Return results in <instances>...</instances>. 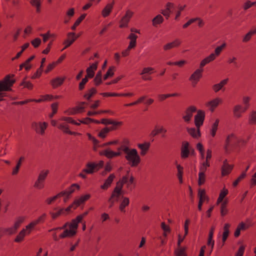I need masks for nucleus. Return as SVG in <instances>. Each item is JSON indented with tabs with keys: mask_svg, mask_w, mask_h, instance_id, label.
Here are the masks:
<instances>
[{
	"mask_svg": "<svg viewBox=\"0 0 256 256\" xmlns=\"http://www.w3.org/2000/svg\"><path fill=\"white\" fill-rule=\"evenodd\" d=\"M88 213V211L85 212L82 214L78 216L76 218L72 220L70 222L65 223L62 227L56 228L51 230L50 231L62 230L68 227V228L66 229L64 232L59 236V238H66L73 237L77 232L78 224L82 222L83 218L85 217Z\"/></svg>",
	"mask_w": 256,
	"mask_h": 256,
	"instance_id": "obj_1",
	"label": "nucleus"
},
{
	"mask_svg": "<svg viewBox=\"0 0 256 256\" xmlns=\"http://www.w3.org/2000/svg\"><path fill=\"white\" fill-rule=\"evenodd\" d=\"M130 142L128 138H124L122 140L120 146L117 148L116 151H114L110 148L104 150L99 152L100 156H106L108 159H112L114 158L120 156L122 155L121 151L126 152L130 150Z\"/></svg>",
	"mask_w": 256,
	"mask_h": 256,
	"instance_id": "obj_2",
	"label": "nucleus"
},
{
	"mask_svg": "<svg viewBox=\"0 0 256 256\" xmlns=\"http://www.w3.org/2000/svg\"><path fill=\"white\" fill-rule=\"evenodd\" d=\"M46 214H43L40 216L37 219L31 222L22 228L16 236L14 242H20L24 240V237L31 234L32 232L34 230L35 226L40 223H43L46 218Z\"/></svg>",
	"mask_w": 256,
	"mask_h": 256,
	"instance_id": "obj_3",
	"label": "nucleus"
},
{
	"mask_svg": "<svg viewBox=\"0 0 256 256\" xmlns=\"http://www.w3.org/2000/svg\"><path fill=\"white\" fill-rule=\"evenodd\" d=\"M125 154L124 158L131 168H136L141 162V158L136 148H131Z\"/></svg>",
	"mask_w": 256,
	"mask_h": 256,
	"instance_id": "obj_4",
	"label": "nucleus"
},
{
	"mask_svg": "<svg viewBox=\"0 0 256 256\" xmlns=\"http://www.w3.org/2000/svg\"><path fill=\"white\" fill-rule=\"evenodd\" d=\"M11 76L6 75L2 80H0V102L4 100L2 92L12 90V87L14 84L16 80L14 79H10Z\"/></svg>",
	"mask_w": 256,
	"mask_h": 256,
	"instance_id": "obj_5",
	"label": "nucleus"
},
{
	"mask_svg": "<svg viewBox=\"0 0 256 256\" xmlns=\"http://www.w3.org/2000/svg\"><path fill=\"white\" fill-rule=\"evenodd\" d=\"M226 43L224 42L220 46H217L214 50V53L210 54L201 61L200 67L203 68L206 64L214 61L216 57L220 55L222 51L226 48Z\"/></svg>",
	"mask_w": 256,
	"mask_h": 256,
	"instance_id": "obj_6",
	"label": "nucleus"
},
{
	"mask_svg": "<svg viewBox=\"0 0 256 256\" xmlns=\"http://www.w3.org/2000/svg\"><path fill=\"white\" fill-rule=\"evenodd\" d=\"M26 217L21 216L17 218L14 222V226L12 227L2 228L3 234L12 236L16 233L18 228L24 222Z\"/></svg>",
	"mask_w": 256,
	"mask_h": 256,
	"instance_id": "obj_7",
	"label": "nucleus"
},
{
	"mask_svg": "<svg viewBox=\"0 0 256 256\" xmlns=\"http://www.w3.org/2000/svg\"><path fill=\"white\" fill-rule=\"evenodd\" d=\"M104 165V162L100 160L98 162H88L86 164L85 168L83 169L84 172L87 174H92L98 172L102 168Z\"/></svg>",
	"mask_w": 256,
	"mask_h": 256,
	"instance_id": "obj_8",
	"label": "nucleus"
},
{
	"mask_svg": "<svg viewBox=\"0 0 256 256\" xmlns=\"http://www.w3.org/2000/svg\"><path fill=\"white\" fill-rule=\"evenodd\" d=\"M48 126V123L45 122H33L31 124L32 128L40 136H44Z\"/></svg>",
	"mask_w": 256,
	"mask_h": 256,
	"instance_id": "obj_9",
	"label": "nucleus"
},
{
	"mask_svg": "<svg viewBox=\"0 0 256 256\" xmlns=\"http://www.w3.org/2000/svg\"><path fill=\"white\" fill-rule=\"evenodd\" d=\"M137 38L138 36L134 34L132 32L130 34L128 38L130 40V42L128 48L122 51V56L126 57L130 55V50L132 48H134L136 46Z\"/></svg>",
	"mask_w": 256,
	"mask_h": 256,
	"instance_id": "obj_10",
	"label": "nucleus"
},
{
	"mask_svg": "<svg viewBox=\"0 0 256 256\" xmlns=\"http://www.w3.org/2000/svg\"><path fill=\"white\" fill-rule=\"evenodd\" d=\"M122 194V189L116 186L112 192L108 200V202L109 204L108 208H111L114 206L115 202H118L120 197Z\"/></svg>",
	"mask_w": 256,
	"mask_h": 256,
	"instance_id": "obj_11",
	"label": "nucleus"
},
{
	"mask_svg": "<svg viewBox=\"0 0 256 256\" xmlns=\"http://www.w3.org/2000/svg\"><path fill=\"white\" fill-rule=\"evenodd\" d=\"M196 107L194 105L187 107L182 116L183 120L186 124H190L192 120L194 114L196 112Z\"/></svg>",
	"mask_w": 256,
	"mask_h": 256,
	"instance_id": "obj_12",
	"label": "nucleus"
},
{
	"mask_svg": "<svg viewBox=\"0 0 256 256\" xmlns=\"http://www.w3.org/2000/svg\"><path fill=\"white\" fill-rule=\"evenodd\" d=\"M236 140H237V137L234 134H230L227 136L224 145V150L226 154H230L232 152V144Z\"/></svg>",
	"mask_w": 256,
	"mask_h": 256,
	"instance_id": "obj_13",
	"label": "nucleus"
},
{
	"mask_svg": "<svg viewBox=\"0 0 256 256\" xmlns=\"http://www.w3.org/2000/svg\"><path fill=\"white\" fill-rule=\"evenodd\" d=\"M203 72L202 68L200 66V68L196 70L189 78L193 87H195L200 78L202 77Z\"/></svg>",
	"mask_w": 256,
	"mask_h": 256,
	"instance_id": "obj_14",
	"label": "nucleus"
},
{
	"mask_svg": "<svg viewBox=\"0 0 256 256\" xmlns=\"http://www.w3.org/2000/svg\"><path fill=\"white\" fill-rule=\"evenodd\" d=\"M134 15V12L130 10H128L126 12L120 21V28H126L128 26V24Z\"/></svg>",
	"mask_w": 256,
	"mask_h": 256,
	"instance_id": "obj_15",
	"label": "nucleus"
},
{
	"mask_svg": "<svg viewBox=\"0 0 256 256\" xmlns=\"http://www.w3.org/2000/svg\"><path fill=\"white\" fill-rule=\"evenodd\" d=\"M194 118V124L196 128H200L203 124L205 118V112L202 110H198Z\"/></svg>",
	"mask_w": 256,
	"mask_h": 256,
	"instance_id": "obj_16",
	"label": "nucleus"
},
{
	"mask_svg": "<svg viewBox=\"0 0 256 256\" xmlns=\"http://www.w3.org/2000/svg\"><path fill=\"white\" fill-rule=\"evenodd\" d=\"M222 102V100L220 98H216L206 104V106L208 108L209 110L211 112H214V110Z\"/></svg>",
	"mask_w": 256,
	"mask_h": 256,
	"instance_id": "obj_17",
	"label": "nucleus"
},
{
	"mask_svg": "<svg viewBox=\"0 0 256 256\" xmlns=\"http://www.w3.org/2000/svg\"><path fill=\"white\" fill-rule=\"evenodd\" d=\"M76 40L75 37L74 32H68L66 35V39L63 42V44L64 45V47L63 50L68 48Z\"/></svg>",
	"mask_w": 256,
	"mask_h": 256,
	"instance_id": "obj_18",
	"label": "nucleus"
},
{
	"mask_svg": "<svg viewBox=\"0 0 256 256\" xmlns=\"http://www.w3.org/2000/svg\"><path fill=\"white\" fill-rule=\"evenodd\" d=\"M58 128L61 130L64 134H68L70 135H74V136H80L81 134L80 133L75 132H72L70 130L68 126L65 124V123H62L60 124L58 126Z\"/></svg>",
	"mask_w": 256,
	"mask_h": 256,
	"instance_id": "obj_19",
	"label": "nucleus"
},
{
	"mask_svg": "<svg viewBox=\"0 0 256 256\" xmlns=\"http://www.w3.org/2000/svg\"><path fill=\"white\" fill-rule=\"evenodd\" d=\"M181 44L182 40L178 38H176L174 41L164 45L163 48L164 50H168L172 48H178L181 45Z\"/></svg>",
	"mask_w": 256,
	"mask_h": 256,
	"instance_id": "obj_20",
	"label": "nucleus"
},
{
	"mask_svg": "<svg viewBox=\"0 0 256 256\" xmlns=\"http://www.w3.org/2000/svg\"><path fill=\"white\" fill-rule=\"evenodd\" d=\"M98 64V62H96L88 67L86 70V76L88 78H92L94 76L95 71L97 70Z\"/></svg>",
	"mask_w": 256,
	"mask_h": 256,
	"instance_id": "obj_21",
	"label": "nucleus"
},
{
	"mask_svg": "<svg viewBox=\"0 0 256 256\" xmlns=\"http://www.w3.org/2000/svg\"><path fill=\"white\" fill-rule=\"evenodd\" d=\"M246 110V108H243L242 106L236 104L234 107V116L237 118H240L242 116V114L244 113Z\"/></svg>",
	"mask_w": 256,
	"mask_h": 256,
	"instance_id": "obj_22",
	"label": "nucleus"
},
{
	"mask_svg": "<svg viewBox=\"0 0 256 256\" xmlns=\"http://www.w3.org/2000/svg\"><path fill=\"white\" fill-rule=\"evenodd\" d=\"M234 166L230 165L228 163L227 160H225L223 162L222 167V175L225 176L230 173L233 169Z\"/></svg>",
	"mask_w": 256,
	"mask_h": 256,
	"instance_id": "obj_23",
	"label": "nucleus"
},
{
	"mask_svg": "<svg viewBox=\"0 0 256 256\" xmlns=\"http://www.w3.org/2000/svg\"><path fill=\"white\" fill-rule=\"evenodd\" d=\"M150 144L149 142H144L137 144L138 148L140 150V154L144 156L148 152Z\"/></svg>",
	"mask_w": 256,
	"mask_h": 256,
	"instance_id": "obj_24",
	"label": "nucleus"
},
{
	"mask_svg": "<svg viewBox=\"0 0 256 256\" xmlns=\"http://www.w3.org/2000/svg\"><path fill=\"white\" fill-rule=\"evenodd\" d=\"M66 80L65 77H56L50 80V84L54 88L61 86Z\"/></svg>",
	"mask_w": 256,
	"mask_h": 256,
	"instance_id": "obj_25",
	"label": "nucleus"
},
{
	"mask_svg": "<svg viewBox=\"0 0 256 256\" xmlns=\"http://www.w3.org/2000/svg\"><path fill=\"white\" fill-rule=\"evenodd\" d=\"M90 196H91L90 194H86L85 195L81 196L80 198L75 199L72 202L74 205V208H78L86 200H89Z\"/></svg>",
	"mask_w": 256,
	"mask_h": 256,
	"instance_id": "obj_26",
	"label": "nucleus"
},
{
	"mask_svg": "<svg viewBox=\"0 0 256 256\" xmlns=\"http://www.w3.org/2000/svg\"><path fill=\"white\" fill-rule=\"evenodd\" d=\"M116 176L114 174H110L104 181V184L100 186V188L104 190H106L112 184Z\"/></svg>",
	"mask_w": 256,
	"mask_h": 256,
	"instance_id": "obj_27",
	"label": "nucleus"
},
{
	"mask_svg": "<svg viewBox=\"0 0 256 256\" xmlns=\"http://www.w3.org/2000/svg\"><path fill=\"white\" fill-rule=\"evenodd\" d=\"M50 214L52 220H55L62 215H64L62 209L56 207L53 208L52 210L50 212Z\"/></svg>",
	"mask_w": 256,
	"mask_h": 256,
	"instance_id": "obj_28",
	"label": "nucleus"
},
{
	"mask_svg": "<svg viewBox=\"0 0 256 256\" xmlns=\"http://www.w3.org/2000/svg\"><path fill=\"white\" fill-rule=\"evenodd\" d=\"M114 6V2H110L106 4L102 11V16L104 18L108 16L112 12Z\"/></svg>",
	"mask_w": 256,
	"mask_h": 256,
	"instance_id": "obj_29",
	"label": "nucleus"
},
{
	"mask_svg": "<svg viewBox=\"0 0 256 256\" xmlns=\"http://www.w3.org/2000/svg\"><path fill=\"white\" fill-rule=\"evenodd\" d=\"M188 132L194 138L198 139L201 136L200 128H187Z\"/></svg>",
	"mask_w": 256,
	"mask_h": 256,
	"instance_id": "obj_30",
	"label": "nucleus"
},
{
	"mask_svg": "<svg viewBox=\"0 0 256 256\" xmlns=\"http://www.w3.org/2000/svg\"><path fill=\"white\" fill-rule=\"evenodd\" d=\"M166 132L167 130L163 126H156L151 132L150 135L152 136H155L160 134H166Z\"/></svg>",
	"mask_w": 256,
	"mask_h": 256,
	"instance_id": "obj_31",
	"label": "nucleus"
},
{
	"mask_svg": "<svg viewBox=\"0 0 256 256\" xmlns=\"http://www.w3.org/2000/svg\"><path fill=\"white\" fill-rule=\"evenodd\" d=\"M75 188H76L78 190H79L80 186L76 184H72L67 190L62 191L60 193V194H61L62 196H65V194L70 196L74 192Z\"/></svg>",
	"mask_w": 256,
	"mask_h": 256,
	"instance_id": "obj_32",
	"label": "nucleus"
},
{
	"mask_svg": "<svg viewBox=\"0 0 256 256\" xmlns=\"http://www.w3.org/2000/svg\"><path fill=\"white\" fill-rule=\"evenodd\" d=\"M130 204V200L128 197H123L122 200L119 206V210L123 214H125L126 211V207L128 206Z\"/></svg>",
	"mask_w": 256,
	"mask_h": 256,
	"instance_id": "obj_33",
	"label": "nucleus"
},
{
	"mask_svg": "<svg viewBox=\"0 0 256 256\" xmlns=\"http://www.w3.org/2000/svg\"><path fill=\"white\" fill-rule=\"evenodd\" d=\"M228 80V79L226 78L221 80L218 84L213 85L212 87V90L215 92H218L219 90H222L225 85L227 84Z\"/></svg>",
	"mask_w": 256,
	"mask_h": 256,
	"instance_id": "obj_34",
	"label": "nucleus"
},
{
	"mask_svg": "<svg viewBox=\"0 0 256 256\" xmlns=\"http://www.w3.org/2000/svg\"><path fill=\"white\" fill-rule=\"evenodd\" d=\"M214 228H215L214 226L211 227L209 232L208 238L207 242V244L208 246H211V251H212L214 244V241L212 240Z\"/></svg>",
	"mask_w": 256,
	"mask_h": 256,
	"instance_id": "obj_35",
	"label": "nucleus"
},
{
	"mask_svg": "<svg viewBox=\"0 0 256 256\" xmlns=\"http://www.w3.org/2000/svg\"><path fill=\"white\" fill-rule=\"evenodd\" d=\"M164 21L163 16L159 14L156 16L152 20V24L154 27H157L158 25L162 24Z\"/></svg>",
	"mask_w": 256,
	"mask_h": 256,
	"instance_id": "obj_36",
	"label": "nucleus"
},
{
	"mask_svg": "<svg viewBox=\"0 0 256 256\" xmlns=\"http://www.w3.org/2000/svg\"><path fill=\"white\" fill-rule=\"evenodd\" d=\"M255 34H256V28L250 30L244 36L242 42L244 43L248 42L251 40L252 36Z\"/></svg>",
	"mask_w": 256,
	"mask_h": 256,
	"instance_id": "obj_37",
	"label": "nucleus"
},
{
	"mask_svg": "<svg viewBox=\"0 0 256 256\" xmlns=\"http://www.w3.org/2000/svg\"><path fill=\"white\" fill-rule=\"evenodd\" d=\"M180 94L178 93L168 94H160L158 95V98L159 101L162 102L166 99L170 97L180 96Z\"/></svg>",
	"mask_w": 256,
	"mask_h": 256,
	"instance_id": "obj_38",
	"label": "nucleus"
},
{
	"mask_svg": "<svg viewBox=\"0 0 256 256\" xmlns=\"http://www.w3.org/2000/svg\"><path fill=\"white\" fill-rule=\"evenodd\" d=\"M228 190L225 188H224L222 190H221L218 198L216 200V204L217 205L222 202L224 198L228 194Z\"/></svg>",
	"mask_w": 256,
	"mask_h": 256,
	"instance_id": "obj_39",
	"label": "nucleus"
},
{
	"mask_svg": "<svg viewBox=\"0 0 256 256\" xmlns=\"http://www.w3.org/2000/svg\"><path fill=\"white\" fill-rule=\"evenodd\" d=\"M230 228V224L228 223L225 224L224 226V232L222 234V240L223 244L225 242L226 240L228 237V236L230 230L229 228Z\"/></svg>",
	"mask_w": 256,
	"mask_h": 256,
	"instance_id": "obj_40",
	"label": "nucleus"
},
{
	"mask_svg": "<svg viewBox=\"0 0 256 256\" xmlns=\"http://www.w3.org/2000/svg\"><path fill=\"white\" fill-rule=\"evenodd\" d=\"M228 201L224 200L220 204V215L222 216H224L228 213V210L227 208Z\"/></svg>",
	"mask_w": 256,
	"mask_h": 256,
	"instance_id": "obj_41",
	"label": "nucleus"
},
{
	"mask_svg": "<svg viewBox=\"0 0 256 256\" xmlns=\"http://www.w3.org/2000/svg\"><path fill=\"white\" fill-rule=\"evenodd\" d=\"M96 90L94 88H92L88 90V92L84 95V98L90 100L92 97L96 94Z\"/></svg>",
	"mask_w": 256,
	"mask_h": 256,
	"instance_id": "obj_42",
	"label": "nucleus"
},
{
	"mask_svg": "<svg viewBox=\"0 0 256 256\" xmlns=\"http://www.w3.org/2000/svg\"><path fill=\"white\" fill-rule=\"evenodd\" d=\"M218 124L219 120L216 119L212 126V128L210 130V134L212 138H214L216 136V131L218 129Z\"/></svg>",
	"mask_w": 256,
	"mask_h": 256,
	"instance_id": "obj_43",
	"label": "nucleus"
},
{
	"mask_svg": "<svg viewBox=\"0 0 256 256\" xmlns=\"http://www.w3.org/2000/svg\"><path fill=\"white\" fill-rule=\"evenodd\" d=\"M110 124H112V126L108 128L110 129V131H112L116 130L121 127L123 125V122L121 121H115L112 120Z\"/></svg>",
	"mask_w": 256,
	"mask_h": 256,
	"instance_id": "obj_44",
	"label": "nucleus"
},
{
	"mask_svg": "<svg viewBox=\"0 0 256 256\" xmlns=\"http://www.w3.org/2000/svg\"><path fill=\"white\" fill-rule=\"evenodd\" d=\"M128 174L129 172H127V174L125 176H122V178L119 180L116 184V186L120 188H122L123 185L124 184H126L128 182Z\"/></svg>",
	"mask_w": 256,
	"mask_h": 256,
	"instance_id": "obj_45",
	"label": "nucleus"
},
{
	"mask_svg": "<svg viewBox=\"0 0 256 256\" xmlns=\"http://www.w3.org/2000/svg\"><path fill=\"white\" fill-rule=\"evenodd\" d=\"M248 123L251 125L256 124V110L250 112L248 118Z\"/></svg>",
	"mask_w": 256,
	"mask_h": 256,
	"instance_id": "obj_46",
	"label": "nucleus"
},
{
	"mask_svg": "<svg viewBox=\"0 0 256 256\" xmlns=\"http://www.w3.org/2000/svg\"><path fill=\"white\" fill-rule=\"evenodd\" d=\"M30 2L32 6L36 8V12L40 13V0H30Z\"/></svg>",
	"mask_w": 256,
	"mask_h": 256,
	"instance_id": "obj_47",
	"label": "nucleus"
},
{
	"mask_svg": "<svg viewBox=\"0 0 256 256\" xmlns=\"http://www.w3.org/2000/svg\"><path fill=\"white\" fill-rule=\"evenodd\" d=\"M146 98V96H142L140 97L136 100L132 102L124 104V106H133L134 105L138 104H139L142 103Z\"/></svg>",
	"mask_w": 256,
	"mask_h": 256,
	"instance_id": "obj_48",
	"label": "nucleus"
},
{
	"mask_svg": "<svg viewBox=\"0 0 256 256\" xmlns=\"http://www.w3.org/2000/svg\"><path fill=\"white\" fill-rule=\"evenodd\" d=\"M186 249V248L184 247L178 248L174 250L175 256H187Z\"/></svg>",
	"mask_w": 256,
	"mask_h": 256,
	"instance_id": "obj_49",
	"label": "nucleus"
},
{
	"mask_svg": "<svg viewBox=\"0 0 256 256\" xmlns=\"http://www.w3.org/2000/svg\"><path fill=\"white\" fill-rule=\"evenodd\" d=\"M198 196L199 200H201L202 202H204L205 200H208V198L206 195V191L204 189L200 190L198 192Z\"/></svg>",
	"mask_w": 256,
	"mask_h": 256,
	"instance_id": "obj_50",
	"label": "nucleus"
},
{
	"mask_svg": "<svg viewBox=\"0 0 256 256\" xmlns=\"http://www.w3.org/2000/svg\"><path fill=\"white\" fill-rule=\"evenodd\" d=\"M86 14H82L75 22L74 25L71 27L72 30H75L76 28L80 24V22L85 18Z\"/></svg>",
	"mask_w": 256,
	"mask_h": 256,
	"instance_id": "obj_51",
	"label": "nucleus"
},
{
	"mask_svg": "<svg viewBox=\"0 0 256 256\" xmlns=\"http://www.w3.org/2000/svg\"><path fill=\"white\" fill-rule=\"evenodd\" d=\"M49 172L50 171L48 170H44L40 171L38 174V178L44 182Z\"/></svg>",
	"mask_w": 256,
	"mask_h": 256,
	"instance_id": "obj_52",
	"label": "nucleus"
},
{
	"mask_svg": "<svg viewBox=\"0 0 256 256\" xmlns=\"http://www.w3.org/2000/svg\"><path fill=\"white\" fill-rule=\"evenodd\" d=\"M256 4V2H252L250 0H246L242 5V8L244 10H246Z\"/></svg>",
	"mask_w": 256,
	"mask_h": 256,
	"instance_id": "obj_53",
	"label": "nucleus"
},
{
	"mask_svg": "<svg viewBox=\"0 0 256 256\" xmlns=\"http://www.w3.org/2000/svg\"><path fill=\"white\" fill-rule=\"evenodd\" d=\"M24 78L20 84V86H22L24 88H27L30 90H32L33 88V84L30 82L26 80Z\"/></svg>",
	"mask_w": 256,
	"mask_h": 256,
	"instance_id": "obj_54",
	"label": "nucleus"
},
{
	"mask_svg": "<svg viewBox=\"0 0 256 256\" xmlns=\"http://www.w3.org/2000/svg\"><path fill=\"white\" fill-rule=\"evenodd\" d=\"M34 186L36 189L42 190L44 187V182L37 178L34 184Z\"/></svg>",
	"mask_w": 256,
	"mask_h": 256,
	"instance_id": "obj_55",
	"label": "nucleus"
},
{
	"mask_svg": "<svg viewBox=\"0 0 256 256\" xmlns=\"http://www.w3.org/2000/svg\"><path fill=\"white\" fill-rule=\"evenodd\" d=\"M204 172H205L201 171L199 172L198 180V184L199 186L202 185L205 182L206 175L204 174Z\"/></svg>",
	"mask_w": 256,
	"mask_h": 256,
	"instance_id": "obj_56",
	"label": "nucleus"
},
{
	"mask_svg": "<svg viewBox=\"0 0 256 256\" xmlns=\"http://www.w3.org/2000/svg\"><path fill=\"white\" fill-rule=\"evenodd\" d=\"M115 68L114 66H110L108 68L107 72L104 76V80H106L108 77H112L114 74V70Z\"/></svg>",
	"mask_w": 256,
	"mask_h": 256,
	"instance_id": "obj_57",
	"label": "nucleus"
},
{
	"mask_svg": "<svg viewBox=\"0 0 256 256\" xmlns=\"http://www.w3.org/2000/svg\"><path fill=\"white\" fill-rule=\"evenodd\" d=\"M110 131V129L108 127H106L100 131V132L98 133V136L104 138L106 136L107 134Z\"/></svg>",
	"mask_w": 256,
	"mask_h": 256,
	"instance_id": "obj_58",
	"label": "nucleus"
},
{
	"mask_svg": "<svg viewBox=\"0 0 256 256\" xmlns=\"http://www.w3.org/2000/svg\"><path fill=\"white\" fill-rule=\"evenodd\" d=\"M178 177L180 184L182 183L183 168L180 164L177 166Z\"/></svg>",
	"mask_w": 256,
	"mask_h": 256,
	"instance_id": "obj_59",
	"label": "nucleus"
},
{
	"mask_svg": "<svg viewBox=\"0 0 256 256\" xmlns=\"http://www.w3.org/2000/svg\"><path fill=\"white\" fill-rule=\"evenodd\" d=\"M60 197H62L61 194H60V193H58L56 195L54 196L48 198L46 200V202L48 204H50L52 202H53L54 200H56L58 198H60Z\"/></svg>",
	"mask_w": 256,
	"mask_h": 256,
	"instance_id": "obj_60",
	"label": "nucleus"
},
{
	"mask_svg": "<svg viewBox=\"0 0 256 256\" xmlns=\"http://www.w3.org/2000/svg\"><path fill=\"white\" fill-rule=\"evenodd\" d=\"M88 78L85 76V77L82 79L78 85V89L80 90H82L84 89L85 84L88 82Z\"/></svg>",
	"mask_w": 256,
	"mask_h": 256,
	"instance_id": "obj_61",
	"label": "nucleus"
},
{
	"mask_svg": "<svg viewBox=\"0 0 256 256\" xmlns=\"http://www.w3.org/2000/svg\"><path fill=\"white\" fill-rule=\"evenodd\" d=\"M72 208H73L74 210H75L76 208H74V204L73 203H72L66 208H62V209L64 215L66 216L70 212Z\"/></svg>",
	"mask_w": 256,
	"mask_h": 256,
	"instance_id": "obj_62",
	"label": "nucleus"
},
{
	"mask_svg": "<svg viewBox=\"0 0 256 256\" xmlns=\"http://www.w3.org/2000/svg\"><path fill=\"white\" fill-rule=\"evenodd\" d=\"M56 66L57 63L56 62H52V63L48 64L44 71L45 73H48L50 72Z\"/></svg>",
	"mask_w": 256,
	"mask_h": 256,
	"instance_id": "obj_63",
	"label": "nucleus"
},
{
	"mask_svg": "<svg viewBox=\"0 0 256 256\" xmlns=\"http://www.w3.org/2000/svg\"><path fill=\"white\" fill-rule=\"evenodd\" d=\"M250 138V136H248L247 138H240L237 140L238 143L239 144L240 146H244L246 145L249 140Z\"/></svg>",
	"mask_w": 256,
	"mask_h": 256,
	"instance_id": "obj_64",
	"label": "nucleus"
}]
</instances>
